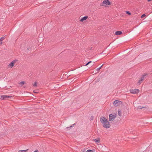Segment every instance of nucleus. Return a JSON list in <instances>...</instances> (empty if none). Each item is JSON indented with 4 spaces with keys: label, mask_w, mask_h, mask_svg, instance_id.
Returning a JSON list of instances; mask_svg holds the SVG:
<instances>
[{
    "label": "nucleus",
    "mask_w": 152,
    "mask_h": 152,
    "mask_svg": "<svg viewBox=\"0 0 152 152\" xmlns=\"http://www.w3.org/2000/svg\"><path fill=\"white\" fill-rule=\"evenodd\" d=\"M122 103V102L121 101L116 100L114 101L113 104L115 106L117 107L119 105H121Z\"/></svg>",
    "instance_id": "nucleus-4"
},
{
    "label": "nucleus",
    "mask_w": 152,
    "mask_h": 152,
    "mask_svg": "<svg viewBox=\"0 0 152 152\" xmlns=\"http://www.w3.org/2000/svg\"><path fill=\"white\" fill-rule=\"evenodd\" d=\"M95 150H87L86 152H94Z\"/></svg>",
    "instance_id": "nucleus-15"
},
{
    "label": "nucleus",
    "mask_w": 152,
    "mask_h": 152,
    "mask_svg": "<svg viewBox=\"0 0 152 152\" xmlns=\"http://www.w3.org/2000/svg\"><path fill=\"white\" fill-rule=\"evenodd\" d=\"M122 33L121 31H117L115 32V34L116 35H118L121 34Z\"/></svg>",
    "instance_id": "nucleus-10"
},
{
    "label": "nucleus",
    "mask_w": 152,
    "mask_h": 152,
    "mask_svg": "<svg viewBox=\"0 0 152 152\" xmlns=\"http://www.w3.org/2000/svg\"><path fill=\"white\" fill-rule=\"evenodd\" d=\"M147 75V74H145L142 75L140 78V79L138 82H137V84L138 85L140 84L143 81V80L146 78Z\"/></svg>",
    "instance_id": "nucleus-3"
},
{
    "label": "nucleus",
    "mask_w": 152,
    "mask_h": 152,
    "mask_svg": "<svg viewBox=\"0 0 152 152\" xmlns=\"http://www.w3.org/2000/svg\"><path fill=\"white\" fill-rule=\"evenodd\" d=\"M10 96L5 95H1V99L2 100H4L6 99L7 98H9L10 97Z\"/></svg>",
    "instance_id": "nucleus-7"
},
{
    "label": "nucleus",
    "mask_w": 152,
    "mask_h": 152,
    "mask_svg": "<svg viewBox=\"0 0 152 152\" xmlns=\"http://www.w3.org/2000/svg\"><path fill=\"white\" fill-rule=\"evenodd\" d=\"M146 16V15L145 14H143L142 16H141V18H143L144 17H145Z\"/></svg>",
    "instance_id": "nucleus-22"
},
{
    "label": "nucleus",
    "mask_w": 152,
    "mask_h": 152,
    "mask_svg": "<svg viewBox=\"0 0 152 152\" xmlns=\"http://www.w3.org/2000/svg\"><path fill=\"white\" fill-rule=\"evenodd\" d=\"M94 141H95L96 143V144H98L99 142V139H95L94 140Z\"/></svg>",
    "instance_id": "nucleus-11"
},
{
    "label": "nucleus",
    "mask_w": 152,
    "mask_h": 152,
    "mask_svg": "<svg viewBox=\"0 0 152 152\" xmlns=\"http://www.w3.org/2000/svg\"><path fill=\"white\" fill-rule=\"evenodd\" d=\"M28 149L26 150H19L18 151V152H26L28 151Z\"/></svg>",
    "instance_id": "nucleus-16"
},
{
    "label": "nucleus",
    "mask_w": 152,
    "mask_h": 152,
    "mask_svg": "<svg viewBox=\"0 0 152 152\" xmlns=\"http://www.w3.org/2000/svg\"><path fill=\"white\" fill-rule=\"evenodd\" d=\"M126 14H128L129 15H130L131 13L129 11H126Z\"/></svg>",
    "instance_id": "nucleus-20"
},
{
    "label": "nucleus",
    "mask_w": 152,
    "mask_h": 152,
    "mask_svg": "<svg viewBox=\"0 0 152 152\" xmlns=\"http://www.w3.org/2000/svg\"><path fill=\"white\" fill-rule=\"evenodd\" d=\"M146 107L145 106L144 107H142L141 106H139L138 107V109H145L146 108Z\"/></svg>",
    "instance_id": "nucleus-12"
},
{
    "label": "nucleus",
    "mask_w": 152,
    "mask_h": 152,
    "mask_svg": "<svg viewBox=\"0 0 152 152\" xmlns=\"http://www.w3.org/2000/svg\"><path fill=\"white\" fill-rule=\"evenodd\" d=\"M110 3L108 0H105L102 2L101 3L100 5L102 6H107L110 4Z\"/></svg>",
    "instance_id": "nucleus-2"
},
{
    "label": "nucleus",
    "mask_w": 152,
    "mask_h": 152,
    "mask_svg": "<svg viewBox=\"0 0 152 152\" xmlns=\"http://www.w3.org/2000/svg\"><path fill=\"white\" fill-rule=\"evenodd\" d=\"M94 65V63H93V64H91L90 65V67H91L93 65Z\"/></svg>",
    "instance_id": "nucleus-25"
},
{
    "label": "nucleus",
    "mask_w": 152,
    "mask_h": 152,
    "mask_svg": "<svg viewBox=\"0 0 152 152\" xmlns=\"http://www.w3.org/2000/svg\"><path fill=\"white\" fill-rule=\"evenodd\" d=\"M100 121L104 128L108 129L110 127L111 124L110 123L105 117L103 116L101 117Z\"/></svg>",
    "instance_id": "nucleus-1"
},
{
    "label": "nucleus",
    "mask_w": 152,
    "mask_h": 152,
    "mask_svg": "<svg viewBox=\"0 0 152 152\" xmlns=\"http://www.w3.org/2000/svg\"><path fill=\"white\" fill-rule=\"evenodd\" d=\"M33 86H34L36 87L37 86V83L36 82H35L33 84Z\"/></svg>",
    "instance_id": "nucleus-21"
},
{
    "label": "nucleus",
    "mask_w": 152,
    "mask_h": 152,
    "mask_svg": "<svg viewBox=\"0 0 152 152\" xmlns=\"http://www.w3.org/2000/svg\"><path fill=\"white\" fill-rule=\"evenodd\" d=\"M92 62V61H89L85 65V66H87L89 64H90V63H91Z\"/></svg>",
    "instance_id": "nucleus-19"
},
{
    "label": "nucleus",
    "mask_w": 152,
    "mask_h": 152,
    "mask_svg": "<svg viewBox=\"0 0 152 152\" xmlns=\"http://www.w3.org/2000/svg\"><path fill=\"white\" fill-rule=\"evenodd\" d=\"M25 82L24 81H21L19 83V84L21 85V86H22L23 85L25 84Z\"/></svg>",
    "instance_id": "nucleus-13"
},
{
    "label": "nucleus",
    "mask_w": 152,
    "mask_h": 152,
    "mask_svg": "<svg viewBox=\"0 0 152 152\" xmlns=\"http://www.w3.org/2000/svg\"><path fill=\"white\" fill-rule=\"evenodd\" d=\"M86 151V149H84L83 150H82L81 152H85Z\"/></svg>",
    "instance_id": "nucleus-23"
},
{
    "label": "nucleus",
    "mask_w": 152,
    "mask_h": 152,
    "mask_svg": "<svg viewBox=\"0 0 152 152\" xmlns=\"http://www.w3.org/2000/svg\"><path fill=\"white\" fill-rule=\"evenodd\" d=\"M103 64L101 66L99 67V68H97L96 69V70L97 71V72H99V71L100 70V69L102 67V66H103Z\"/></svg>",
    "instance_id": "nucleus-14"
},
{
    "label": "nucleus",
    "mask_w": 152,
    "mask_h": 152,
    "mask_svg": "<svg viewBox=\"0 0 152 152\" xmlns=\"http://www.w3.org/2000/svg\"><path fill=\"white\" fill-rule=\"evenodd\" d=\"M2 43V42L1 40V39H0V45Z\"/></svg>",
    "instance_id": "nucleus-24"
},
{
    "label": "nucleus",
    "mask_w": 152,
    "mask_h": 152,
    "mask_svg": "<svg viewBox=\"0 0 152 152\" xmlns=\"http://www.w3.org/2000/svg\"><path fill=\"white\" fill-rule=\"evenodd\" d=\"M16 61V60H14L12 61V62L10 63L9 66L11 68L13 66L14 64L15 63Z\"/></svg>",
    "instance_id": "nucleus-8"
},
{
    "label": "nucleus",
    "mask_w": 152,
    "mask_h": 152,
    "mask_svg": "<svg viewBox=\"0 0 152 152\" xmlns=\"http://www.w3.org/2000/svg\"><path fill=\"white\" fill-rule=\"evenodd\" d=\"M116 115H110L109 120L110 121L114 120L116 117Z\"/></svg>",
    "instance_id": "nucleus-6"
},
{
    "label": "nucleus",
    "mask_w": 152,
    "mask_h": 152,
    "mask_svg": "<svg viewBox=\"0 0 152 152\" xmlns=\"http://www.w3.org/2000/svg\"><path fill=\"white\" fill-rule=\"evenodd\" d=\"M121 110L120 109H118V114H121Z\"/></svg>",
    "instance_id": "nucleus-18"
},
{
    "label": "nucleus",
    "mask_w": 152,
    "mask_h": 152,
    "mask_svg": "<svg viewBox=\"0 0 152 152\" xmlns=\"http://www.w3.org/2000/svg\"><path fill=\"white\" fill-rule=\"evenodd\" d=\"M88 18V16H85L83 17L80 20L81 22H83V21L86 20Z\"/></svg>",
    "instance_id": "nucleus-9"
},
{
    "label": "nucleus",
    "mask_w": 152,
    "mask_h": 152,
    "mask_svg": "<svg viewBox=\"0 0 152 152\" xmlns=\"http://www.w3.org/2000/svg\"><path fill=\"white\" fill-rule=\"evenodd\" d=\"M131 93L133 94H138L139 92V90L137 89H131L130 90Z\"/></svg>",
    "instance_id": "nucleus-5"
},
{
    "label": "nucleus",
    "mask_w": 152,
    "mask_h": 152,
    "mask_svg": "<svg viewBox=\"0 0 152 152\" xmlns=\"http://www.w3.org/2000/svg\"><path fill=\"white\" fill-rule=\"evenodd\" d=\"M34 152H39L38 151V150H36V151H35Z\"/></svg>",
    "instance_id": "nucleus-26"
},
{
    "label": "nucleus",
    "mask_w": 152,
    "mask_h": 152,
    "mask_svg": "<svg viewBox=\"0 0 152 152\" xmlns=\"http://www.w3.org/2000/svg\"><path fill=\"white\" fill-rule=\"evenodd\" d=\"M5 37V36L4 37H2L1 38H0V39H1V41L2 42V41L4 39Z\"/></svg>",
    "instance_id": "nucleus-17"
}]
</instances>
